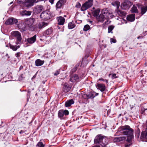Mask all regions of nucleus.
Wrapping results in <instances>:
<instances>
[{"label":"nucleus","instance_id":"nucleus-7","mask_svg":"<svg viewBox=\"0 0 147 147\" xmlns=\"http://www.w3.org/2000/svg\"><path fill=\"white\" fill-rule=\"evenodd\" d=\"M103 136H102L101 135H98L95 138L94 142L95 144H100V145H102V146H105L107 144V143H102L103 145L100 144L102 141L103 139Z\"/></svg>","mask_w":147,"mask_h":147},{"label":"nucleus","instance_id":"nucleus-3","mask_svg":"<svg viewBox=\"0 0 147 147\" xmlns=\"http://www.w3.org/2000/svg\"><path fill=\"white\" fill-rule=\"evenodd\" d=\"M53 16L52 13L49 10H47L42 12L40 18L42 20L47 21L50 19Z\"/></svg>","mask_w":147,"mask_h":147},{"label":"nucleus","instance_id":"nucleus-46","mask_svg":"<svg viewBox=\"0 0 147 147\" xmlns=\"http://www.w3.org/2000/svg\"><path fill=\"white\" fill-rule=\"evenodd\" d=\"M132 144V143H129L125 144V147H129Z\"/></svg>","mask_w":147,"mask_h":147},{"label":"nucleus","instance_id":"nucleus-41","mask_svg":"<svg viewBox=\"0 0 147 147\" xmlns=\"http://www.w3.org/2000/svg\"><path fill=\"white\" fill-rule=\"evenodd\" d=\"M37 145L39 147H44L45 146V145L42 143L40 142H38Z\"/></svg>","mask_w":147,"mask_h":147},{"label":"nucleus","instance_id":"nucleus-56","mask_svg":"<svg viewBox=\"0 0 147 147\" xmlns=\"http://www.w3.org/2000/svg\"><path fill=\"white\" fill-rule=\"evenodd\" d=\"M144 111H143L142 110V111H141V113H144Z\"/></svg>","mask_w":147,"mask_h":147},{"label":"nucleus","instance_id":"nucleus-58","mask_svg":"<svg viewBox=\"0 0 147 147\" xmlns=\"http://www.w3.org/2000/svg\"><path fill=\"white\" fill-rule=\"evenodd\" d=\"M146 129H147V121L146 122Z\"/></svg>","mask_w":147,"mask_h":147},{"label":"nucleus","instance_id":"nucleus-48","mask_svg":"<svg viewBox=\"0 0 147 147\" xmlns=\"http://www.w3.org/2000/svg\"><path fill=\"white\" fill-rule=\"evenodd\" d=\"M110 40H111V42H113V43H115L116 42V40L113 39V38H111V39H110Z\"/></svg>","mask_w":147,"mask_h":147},{"label":"nucleus","instance_id":"nucleus-12","mask_svg":"<svg viewBox=\"0 0 147 147\" xmlns=\"http://www.w3.org/2000/svg\"><path fill=\"white\" fill-rule=\"evenodd\" d=\"M96 92H91L88 94H84L83 95V97L85 98H93L96 96Z\"/></svg>","mask_w":147,"mask_h":147},{"label":"nucleus","instance_id":"nucleus-35","mask_svg":"<svg viewBox=\"0 0 147 147\" xmlns=\"http://www.w3.org/2000/svg\"><path fill=\"white\" fill-rule=\"evenodd\" d=\"M115 28V26L113 25H111L109 26L108 27V33H112L113 32L112 30Z\"/></svg>","mask_w":147,"mask_h":147},{"label":"nucleus","instance_id":"nucleus-24","mask_svg":"<svg viewBox=\"0 0 147 147\" xmlns=\"http://www.w3.org/2000/svg\"><path fill=\"white\" fill-rule=\"evenodd\" d=\"M135 14H132L128 15L127 17V20L130 22L134 21L135 19Z\"/></svg>","mask_w":147,"mask_h":147},{"label":"nucleus","instance_id":"nucleus-5","mask_svg":"<svg viewBox=\"0 0 147 147\" xmlns=\"http://www.w3.org/2000/svg\"><path fill=\"white\" fill-rule=\"evenodd\" d=\"M93 0H88L82 5L81 10L84 11L89 9L93 5Z\"/></svg>","mask_w":147,"mask_h":147},{"label":"nucleus","instance_id":"nucleus-11","mask_svg":"<svg viewBox=\"0 0 147 147\" xmlns=\"http://www.w3.org/2000/svg\"><path fill=\"white\" fill-rule=\"evenodd\" d=\"M25 23L26 26H27V28H28L29 29H31L33 27V24L34 22V20L33 19H30L29 20H26Z\"/></svg>","mask_w":147,"mask_h":147},{"label":"nucleus","instance_id":"nucleus-21","mask_svg":"<svg viewBox=\"0 0 147 147\" xmlns=\"http://www.w3.org/2000/svg\"><path fill=\"white\" fill-rule=\"evenodd\" d=\"M48 24L45 22H42L39 23L37 25V27L39 29H40L47 26L48 25Z\"/></svg>","mask_w":147,"mask_h":147},{"label":"nucleus","instance_id":"nucleus-54","mask_svg":"<svg viewBox=\"0 0 147 147\" xmlns=\"http://www.w3.org/2000/svg\"><path fill=\"white\" fill-rule=\"evenodd\" d=\"M141 37L139 36H138V37L137 38L138 39H139Z\"/></svg>","mask_w":147,"mask_h":147},{"label":"nucleus","instance_id":"nucleus-16","mask_svg":"<svg viewBox=\"0 0 147 147\" xmlns=\"http://www.w3.org/2000/svg\"><path fill=\"white\" fill-rule=\"evenodd\" d=\"M126 139V137L125 136L117 137L113 139V141L114 142H118L121 141H124Z\"/></svg>","mask_w":147,"mask_h":147},{"label":"nucleus","instance_id":"nucleus-9","mask_svg":"<svg viewBox=\"0 0 147 147\" xmlns=\"http://www.w3.org/2000/svg\"><path fill=\"white\" fill-rule=\"evenodd\" d=\"M44 10L43 6L41 5H38L34 7L33 11L35 14H38Z\"/></svg>","mask_w":147,"mask_h":147},{"label":"nucleus","instance_id":"nucleus-57","mask_svg":"<svg viewBox=\"0 0 147 147\" xmlns=\"http://www.w3.org/2000/svg\"><path fill=\"white\" fill-rule=\"evenodd\" d=\"M35 76H34L33 77H32V78H35Z\"/></svg>","mask_w":147,"mask_h":147},{"label":"nucleus","instance_id":"nucleus-32","mask_svg":"<svg viewBox=\"0 0 147 147\" xmlns=\"http://www.w3.org/2000/svg\"><path fill=\"white\" fill-rule=\"evenodd\" d=\"M100 11V9L98 8L94 10L92 12L93 16L94 17H96L98 16L99 14Z\"/></svg>","mask_w":147,"mask_h":147},{"label":"nucleus","instance_id":"nucleus-14","mask_svg":"<svg viewBox=\"0 0 147 147\" xmlns=\"http://www.w3.org/2000/svg\"><path fill=\"white\" fill-rule=\"evenodd\" d=\"M36 0H26L24 3V5L26 7H30L34 5V3Z\"/></svg>","mask_w":147,"mask_h":147},{"label":"nucleus","instance_id":"nucleus-49","mask_svg":"<svg viewBox=\"0 0 147 147\" xmlns=\"http://www.w3.org/2000/svg\"><path fill=\"white\" fill-rule=\"evenodd\" d=\"M16 56L17 57H19L20 56V53L19 52H18L16 53Z\"/></svg>","mask_w":147,"mask_h":147},{"label":"nucleus","instance_id":"nucleus-45","mask_svg":"<svg viewBox=\"0 0 147 147\" xmlns=\"http://www.w3.org/2000/svg\"><path fill=\"white\" fill-rule=\"evenodd\" d=\"M60 72V71L59 70H57L55 71V73H54V75L55 76H57L58 74H59Z\"/></svg>","mask_w":147,"mask_h":147},{"label":"nucleus","instance_id":"nucleus-31","mask_svg":"<svg viewBox=\"0 0 147 147\" xmlns=\"http://www.w3.org/2000/svg\"><path fill=\"white\" fill-rule=\"evenodd\" d=\"M140 138L142 139H147V132L145 131L142 132L141 134Z\"/></svg>","mask_w":147,"mask_h":147},{"label":"nucleus","instance_id":"nucleus-13","mask_svg":"<svg viewBox=\"0 0 147 147\" xmlns=\"http://www.w3.org/2000/svg\"><path fill=\"white\" fill-rule=\"evenodd\" d=\"M18 22L17 19L14 18L8 19L5 22V24L6 25L13 24H16Z\"/></svg>","mask_w":147,"mask_h":147},{"label":"nucleus","instance_id":"nucleus-8","mask_svg":"<svg viewBox=\"0 0 147 147\" xmlns=\"http://www.w3.org/2000/svg\"><path fill=\"white\" fill-rule=\"evenodd\" d=\"M18 27L19 29L22 32L27 30V26L24 21H20L19 22V23L18 25Z\"/></svg>","mask_w":147,"mask_h":147},{"label":"nucleus","instance_id":"nucleus-30","mask_svg":"<svg viewBox=\"0 0 147 147\" xmlns=\"http://www.w3.org/2000/svg\"><path fill=\"white\" fill-rule=\"evenodd\" d=\"M127 139V142L129 143H132V139L134 138L133 134L128 135Z\"/></svg>","mask_w":147,"mask_h":147},{"label":"nucleus","instance_id":"nucleus-2","mask_svg":"<svg viewBox=\"0 0 147 147\" xmlns=\"http://www.w3.org/2000/svg\"><path fill=\"white\" fill-rule=\"evenodd\" d=\"M121 129V133L124 135L133 134V130L128 125L123 126Z\"/></svg>","mask_w":147,"mask_h":147},{"label":"nucleus","instance_id":"nucleus-38","mask_svg":"<svg viewBox=\"0 0 147 147\" xmlns=\"http://www.w3.org/2000/svg\"><path fill=\"white\" fill-rule=\"evenodd\" d=\"M112 4L113 5L116 6L117 9L119 8L120 5L119 2L118 1H115L114 3H112Z\"/></svg>","mask_w":147,"mask_h":147},{"label":"nucleus","instance_id":"nucleus-34","mask_svg":"<svg viewBox=\"0 0 147 147\" xmlns=\"http://www.w3.org/2000/svg\"><path fill=\"white\" fill-rule=\"evenodd\" d=\"M76 26V25L73 22H70L68 24V28L69 29H72Z\"/></svg>","mask_w":147,"mask_h":147},{"label":"nucleus","instance_id":"nucleus-28","mask_svg":"<svg viewBox=\"0 0 147 147\" xmlns=\"http://www.w3.org/2000/svg\"><path fill=\"white\" fill-rule=\"evenodd\" d=\"M141 14L142 15H144L147 11V6H142L140 7Z\"/></svg>","mask_w":147,"mask_h":147},{"label":"nucleus","instance_id":"nucleus-52","mask_svg":"<svg viewBox=\"0 0 147 147\" xmlns=\"http://www.w3.org/2000/svg\"><path fill=\"white\" fill-rule=\"evenodd\" d=\"M141 84H142V82H141ZM144 85H143V84H142L141 85V86H140V88H143L144 87Z\"/></svg>","mask_w":147,"mask_h":147},{"label":"nucleus","instance_id":"nucleus-29","mask_svg":"<svg viewBox=\"0 0 147 147\" xmlns=\"http://www.w3.org/2000/svg\"><path fill=\"white\" fill-rule=\"evenodd\" d=\"M74 101L73 99L70 100L65 102V106L66 107H70L71 105L74 104Z\"/></svg>","mask_w":147,"mask_h":147},{"label":"nucleus","instance_id":"nucleus-51","mask_svg":"<svg viewBox=\"0 0 147 147\" xmlns=\"http://www.w3.org/2000/svg\"><path fill=\"white\" fill-rule=\"evenodd\" d=\"M24 131L22 130H21L20 131V134H22L23 133H24Z\"/></svg>","mask_w":147,"mask_h":147},{"label":"nucleus","instance_id":"nucleus-36","mask_svg":"<svg viewBox=\"0 0 147 147\" xmlns=\"http://www.w3.org/2000/svg\"><path fill=\"white\" fill-rule=\"evenodd\" d=\"M131 12L132 13H138V10L137 9V7L135 6L134 5H133L131 9Z\"/></svg>","mask_w":147,"mask_h":147},{"label":"nucleus","instance_id":"nucleus-18","mask_svg":"<svg viewBox=\"0 0 147 147\" xmlns=\"http://www.w3.org/2000/svg\"><path fill=\"white\" fill-rule=\"evenodd\" d=\"M96 86L101 92H103L105 90L106 86L104 84L98 83L97 85H96Z\"/></svg>","mask_w":147,"mask_h":147},{"label":"nucleus","instance_id":"nucleus-55","mask_svg":"<svg viewBox=\"0 0 147 147\" xmlns=\"http://www.w3.org/2000/svg\"><path fill=\"white\" fill-rule=\"evenodd\" d=\"M98 93H96V94H95V95H96V96H97V95H98Z\"/></svg>","mask_w":147,"mask_h":147},{"label":"nucleus","instance_id":"nucleus-26","mask_svg":"<svg viewBox=\"0 0 147 147\" xmlns=\"http://www.w3.org/2000/svg\"><path fill=\"white\" fill-rule=\"evenodd\" d=\"M44 61H42L40 59H37L35 61L36 66H39L42 65L44 63Z\"/></svg>","mask_w":147,"mask_h":147},{"label":"nucleus","instance_id":"nucleus-44","mask_svg":"<svg viewBox=\"0 0 147 147\" xmlns=\"http://www.w3.org/2000/svg\"><path fill=\"white\" fill-rule=\"evenodd\" d=\"M81 4L79 2H77L76 5V7L77 8H80L81 7Z\"/></svg>","mask_w":147,"mask_h":147},{"label":"nucleus","instance_id":"nucleus-1","mask_svg":"<svg viewBox=\"0 0 147 147\" xmlns=\"http://www.w3.org/2000/svg\"><path fill=\"white\" fill-rule=\"evenodd\" d=\"M113 16L112 13L109 12L107 9H102L101 14L97 17V19L98 22H103L105 20H108V19L113 18Z\"/></svg>","mask_w":147,"mask_h":147},{"label":"nucleus","instance_id":"nucleus-42","mask_svg":"<svg viewBox=\"0 0 147 147\" xmlns=\"http://www.w3.org/2000/svg\"><path fill=\"white\" fill-rule=\"evenodd\" d=\"M98 80H99L102 81L103 82H105L106 83H108V81L107 80L105 79H104L102 78H100Z\"/></svg>","mask_w":147,"mask_h":147},{"label":"nucleus","instance_id":"nucleus-19","mask_svg":"<svg viewBox=\"0 0 147 147\" xmlns=\"http://www.w3.org/2000/svg\"><path fill=\"white\" fill-rule=\"evenodd\" d=\"M63 86L62 90L64 92L67 93L70 90L71 87L67 83H65Z\"/></svg>","mask_w":147,"mask_h":147},{"label":"nucleus","instance_id":"nucleus-23","mask_svg":"<svg viewBox=\"0 0 147 147\" xmlns=\"http://www.w3.org/2000/svg\"><path fill=\"white\" fill-rule=\"evenodd\" d=\"M32 12L26 10H22L20 12V14L22 16H30L31 13Z\"/></svg>","mask_w":147,"mask_h":147},{"label":"nucleus","instance_id":"nucleus-47","mask_svg":"<svg viewBox=\"0 0 147 147\" xmlns=\"http://www.w3.org/2000/svg\"><path fill=\"white\" fill-rule=\"evenodd\" d=\"M23 75L22 74L19 78V80H22L23 79Z\"/></svg>","mask_w":147,"mask_h":147},{"label":"nucleus","instance_id":"nucleus-37","mask_svg":"<svg viewBox=\"0 0 147 147\" xmlns=\"http://www.w3.org/2000/svg\"><path fill=\"white\" fill-rule=\"evenodd\" d=\"M79 63H78L75 66L71 69V72L72 73H74L77 70L78 67L79 66Z\"/></svg>","mask_w":147,"mask_h":147},{"label":"nucleus","instance_id":"nucleus-20","mask_svg":"<svg viewBox=\"0 0 147 147\" xmlns=\"http://www.w3.org/2000/svg\"><path fill=\"white\" fill-rule=\"evenodd\" d=\"M58 24L59 25H63L65 22V19L63 17L59 16L57 18Z\"/></svg>","mask_w":147,"mask_h":147},{"label":"nucleus","instance_id":"nucleus-4","mask_svg":"<svg viewBox=\"0 0 147 147\" xmlns=\"http://www.w3.org/2000/svg\"><path fill=\"white\" fill-rule=\"evenodd\" d=\"M11 34L12 37L16 39V43L17 44H20L22 39L21 33L18 31H15L12 32Z\"/></svg>","mask_w":147,"mask_h":147},{"label":"nucleus","instance_id":"nucleus-22","mask_svg":"<svg viewBox=\"0 0 147 147\" xmlns=\"http://www.w3.org/2000/svg\"><path fill=\"white\" fill-rule=\"evenodd\" d=\"M36 35H34L31 38H28L27 39V41L28 43L32 44L34 43L36 41Z\"/></svg>","mask_w":147,"mask_h":147},{"label":"nucleus","instance_id":"nucleus-53","mask_svg":"<svg viewBox=\"0 0 147 147\" xmlns=\"http://www.w3.org/2000/svg\"><path fill=\"white\" fill-rule=\"evenodd\" d=\"M13 3V1L11 2L9 4H8V5L9 6L10 5L12 4Z\"/></svg>","mask_w":147,"mask_h":147},{"label":"nucleus","instance_id":"nucleus-39","mask_svg":"<svg viewBox=\"0 0 147 147\" xmlns=\"http://www.w3.org/2000/svg\"><path fill=\"white\" fill-rule=\"evenodd\" d=\"M111 76V78L113 79L118 78V76H116V75L115 74H109V77H110Z\"/></svg>","mask_w":147,"mask_h":147},{"label":"nucleus","instance_id":"nucleus-10","mask_svg":"<svg viewBox=\"0 0 147 147\" xmlns=\"http://www.w3.org/2000/svg\"><path fill=\"white\" fill-rule=\"evenodd\" d=\"M69 114V112L67 110H60L58 112V116L59 118L61 119H63V117L64 115H67Z\"/></svg>","mask_w":147,"mask_h":147},{"label":"nucleus","instance_id":"nucleus-59","mask_svg":"<svg viewBox=\"0 0 147 147\" xmlns=\"http://www.w3.org/2000/svg\"><path fill=\"white\" fill-rule=\"evenodd\" d=\"M95 9V8H94V7H93V8H92V9H93V10H94V9Z\"/></svg>","mask_w":147,"mask_h":147},{"label":"nucleus","instance_id":"nucleus-25","mask_svg":"<svg viewBox=\"0 0 147 147\" xmlns=\"http://www.w3.org/2000/svg\"><path fill=\"white\" fill-rule=\"evenodd\" d=\"M53 32V30L51 28H50L46 30L44 33V34L46 35H49L52 34Z\"/></svg>","mask_w":147,"mask_h":147},{"label":"nucleus","instance_id":"nucleus-43","mask_svg":"<svg viewBox=\"0 0 147 147\" xmlns=\"http://www.w3.org/2000/svg\"><path fill=\"white\" fill-rule=\"evenodd\" d=\"M86 62H87L86 60H83L81 63V66H83V67H84V66H86L87 64V63H86V65H84V63H86Z\"/></svg>","mask_w":147,"mask_h":147},{"label":"nucleus","instance_id":"nucleus-50","mask_svg":"<svg viewBox=\"0 0 147 147\" xmlns=\"http://www.w3.org/2000/svg\"><path fill=\"white\" fill-rule=\"evenodd\" d=\"M54 0H49V2L51 3L52 4H53V3L54 1Z\"/></svg>","mask_w":147,"mask_h":147},{"label":"nucleus","instance_id":"nucleus-27","mask_svg":"<svg viewBox=\"0 0 147 147\" xmlns=\"http://www.w3.org/2000/svg\"><path fill=\"white\" fill-rule=\"evenodd\" d=\"M117 13L119 16L123 17L125 16L126 15L125 12L120 10H117Z\"/></svg>","mask_w":147,"mask_h":147},{"label":"nucleus","instance_id":"nucleus-40","mask_svg":"<svg viewBox=\"0 0 147 147\" xmlns=\"http://www.w3.org/2000/svg\"><path fill=\"white\" fill-rule=\"evenodd\" d=\"M90 29V26L88 24L85 25L84 27L83 30L84 31H86Z\"/></svg>","mask_w":147,"mask_h":147},{"label":"nucleus","instance_id":"nucleus-17","mask_svg":"<svg viewBox=\"0 0 147 147\" xmlns=\"http://www.w3.org/2000/svg\"><path fill=\"white\" fill-rule=\"evenodd\" d=\"M66 2L65 0H59L56 5V9H60Z\"/></svg>","mask_w":147,"mask_h":147},{"label":"nucleus","instance_id":"nucleus-6","mask_svg":"<svg viewBox=\"0 0 147 147\" xmlns=\"http://www.w3.org/2000/svg\"><path fill=\"white\" fill-rule=\"evenodd\" d=\"M133 4L132 2L128 0H125L121 5V8L123 9H129Z\"/></svg>","mask_w":147,"mask_h":147},{"label":"nucleus","instance_id":"nucleus-15","mask_svg":"<svg viewBox=\"0 0 147 147\" xmlns=\"http://www.w3.org/2000/svg\"><path fill=\"white\" fill-rule=\"evenodd\" d=\"M79 78L77 74H74L70 76V81L72 82H77L79 81Z\"/></svg>","mask_w":147,"mask_h":147},{"label":"nucleus","instance_id":"nucleus-33","mask_svg":"<svg viewBox=\"0 0 147 147\" xmlns=\"http://www.w3.org/2000/svg\"><path fill=\"white\" fill-rule=\"evenodd\" d=\"M20 46L19 45H9V47L10 49H12L13 51H16L20 47Z\"/></svg>","mask_w":147,"mask_h":147}]
</instances>
